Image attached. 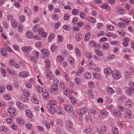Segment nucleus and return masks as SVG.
<instances>
[{
  "mask_svg": "<svg viewBox=\"0 0 134 134\" xmlns=\"http://www.w3.org/2000/svg\"><path fill=\"white\" fill-rule=\"evenodd\" d=\"M113 72V76L115 79L118 80L120 79V75H119L120 73L119 71L114 70Z\"/></svg>",
  "mask_w": 134,
  "mask_h": 134,
  "instance_id": "nucleus-1",
  "label": "nucleus"
},
{
  "mask_svg": "<svg viewBox=\"0 0 134 134\" xmlns=\"http://www.w3.org/2000/svg\"><path fill=\"white\" fill-rule=\"evenodd\" d=\"M46 76L47 78H48L51 80L53 79L54 78L53 74L50 72L49 70H48L46 71Z\"/></svg>",
  "mask_w": 134,
  "mask_h": 134,
  "instance_id": "nucleus-2",
  "label": "nucleus"
},
{
  "mask_svg": "<svg viewBox=\"0 0 134 134\" xmlns=\"http://www.w3.org/2000/svg\"><path fill=\"white\" fill-rule=\"evenodd\" d=\"M47 107L48 110L52 114L55 112V108L54 106L51 105H47Z\"/></svg>",
  "mask_w": 134,
  "mask_h": 134,
  "instance_id": "nucleus-3",
  "label": "nucleus"
},
{
  "mask_svg": "<svg viewBox=\"0 0 134 134\" xmlns=\"http://www.w3.org/2000/svg\"><path fill=\"white\" fill-rule=\"evenodd\" d=\"M29 75V73L26 71H23L19 73L18 74V76L20 77L25 78L27 76Z\"/></svg>",
  "mask_w": 134,
  "mask_h": 134,
  "instance_id": "nucleus-4",
  "label": "nucleus"
},
{
  "mask_svg": "<svg viewBox=\"0 0 134 134\" xmlns=\"http://www.w3.org/2000/svg\"><path fill=\"white\" fill-rule=\"evenodd\" d=\"M125 115L128 118L130 119L131 118L132 116V114L131 112L129 110H127L125 112Z\"/></svg>",
  "mask_w": 134,
  "mask_h": 134,
  "instance_id": "nucleus-5",
  "label": "nucleus"
},
{
  "mask_svg": "<svg viewBox=\"0 0 134 134\" xmlns=\"http://www.w3.org/2000/svg\"><path fill=\"white\" fill-rule=\"evenodd\" d=\"M65 110L70 113H71L73 111V108L70 106L69 105H66L64 107Z\"/></svg>",
  "mask_w": 134,
  "mask_h": 134,
  "instance_id": "nucleus-6",
  "label": "nucleus"
},
{
  "mask_svg": "<svg viewBox=\"0 0 134 134\" xmlns=\"http://www.w3.org/2000/svg\"><path fill=\"white\" fill-rule=\"evenodd\" d=\"M26 115L28 118H31L32 117L33 115L31 111L29 110H26L25 111Z\"/></svg>",
  "mask_w": 134,
  "mask_h": 134,
  "instance_id": "nucleus-7",
  "label": "nucleus"
},
{
  "mask_svg": "<svg viewBox=\"0 0 134 134\" xmlns=\"http://www.w3.org/2000/svg\"><path fill=\"white\" fill-rule=\"evenodd\" d=\"M31 49V48L28 46L24 47L22 48L21 50L25 52H28L30 51Z\"/></svg>",
  "mask_w": 134,
  "mask_h": 134,
  "instance_id": "nucleus-8",
  "label": "nucleus"
},
{
  "mask_svg": "<svg viewBox=\"0 0 134 134\" xmlns=\"http://www.w3.org/2000/svg\"><path fill=\"white\" fill-rule=\"evenodd\" d=\"M104 71L105 74L108 75H109L111 73H113L112 70L109 68H105L104 70Z\"/></svg>",
  "mask_w": 134,
  "mask_h": 134,
  "instance_id": "nucleus-9",
  "label": "nucleus"
},
{
  "mask_svg": "<svg viewBox=\"0 0 134 134\" xmlns=\"http://www.w3.org/2000/svg\"><path fill=\"white\" fill-rule=\"evenodd\" d=\"M41 52L44 55H48L50 53L49 51L46 49H43L41 51Z\"/></svg>",
  "mask_w": 134,
  "mask_h": 134,
  "instance_id": "nucleus-10",
  "label": "nucleus"
},
{
  "mask_svg": "<svg viewBox=\"0 0 134 134\" xmlns=\"http://www.w3.org/2000/svg\"><path fill=\"white\" fill-rule=\"evenodd\" d=\"M17 122L21 125H23L25 122V121L21 118H17L16 119Z\"/></svg>",
  "mask_w": 134,
  "mask_h": 134,
  "instance_id": "nucleus-11",
  "label": "nucleus"
},
{
  "mask_svg": "<svg viewBox=\"0 0 134 134\" xmlns=\"http://www.w3.org/2000/svg\"><path fill=\"white\" fill-rule=\"evenodd\" d=\"M26 36L29 38H30L33 37V34L30 31H28L26 33Z\"/></svg>",
  "mask_w": 134,
  "mask_h": 134,
  "instance_id": "nucleus-12",
  "label": "nucleus"
},
{
  "mask_svg": "<svg viewBox=\"0 0 134 134\" xmlns=\"http://www.w3.org/2000/svg\"><path fill=\"white\" fill-rule=\"evenodd\" d=\"M42 95L43 97L45 99H48L49 98V94L46 91H44L43 92Z\"/></svg>",
  "mask_w": 134,
  "mask_h": 134,
  "instance_id": "nucleus-13",
  "label": "nucleus"
},
{
  "mask_svg": "<svg viewBox=\"0 0 134 134\" xmlns=\"http://www.w3.org/2000/svg\"><path fill=\"white\" fill-rule=\"evenodd\" d=\"M24 12L25 13H27L28 16H30L31 15V11L30 9L28 8L25 7L24 9Z\"/></svg>",
  "mask_w": 134,
  "mask_h": 134,
  "instance_id": "nucleus-14",
  "label": "nucleus"
},
{
  "mask_svg": "<svg viewBox=\"0 0 134 134\" xmlns=\"http://www.w3.org/2000/svg\"><path fill=\"white\" fill-rule=\"evenodd\" d=\"M125 104L126 106L130 107L133 105V103L132 101L129 100L126 102Z\"/></svg>",
  "mask_w": 134,
  "mask_h": 134,
  "instance_id": "nucleus-15",
  "label": "nucleus"
},
{
  "mask_svg": "<svg viewBox=\"0 0 134 134\" xmlns=\"http://www.w3.org/2000/svg\"><path fill=\"white\" fill-rule=\"evenodd\" d=\"M31 100L33 103L36 104H38L39 102L38 99L35 97H32Z\"/></svg>",
  "mask_w": 134,
  "mask_h": 134,
  "instance_id": "nucleus-16",
  "label": "nucleus"
},
{
  "mask_svg": "<svg viewBox=\"0 0 134 134\" xmlns=\"http://www.w3.org/2000/svg\"><path fill=\"white\" fill-rule=\"evenodd\" d=\"M102 7L107 10L109 11L110 10V7L107 3H105L104 4L102 5Z\"/></svg>",
  "mask_w": 134,
  "mask_h": 134,
  "instance_id": "nucleus-17",
  "label": "nucleus"
},
{
  "mask_svg": "<svg viewBox=\"0 0 134 134\" xmlns=\"http://www.w3.org/2000/svg\"><path fill=\"white\" fill-rule=\"evenodd\" d=\"M113 134H118V129L116 127H113L112 129Z\"/></svg>",
  "mask_w": 134,
  "mask_h": 134,
  "instance_id": "nucleus-18",
  "label": "nucleus"
},
{
  "mask_svg": "<svg viewBox=\"0 0 134 134\" xmlns=\"http://www.w3.org/2000/svg\"><path fill=\"white\" fill-rule=\"evenodd\" d=\"M90 35V32L87 33L86 34L84 37L85 41L86 42L88 40Z\"/></svg>",
  "mask_w": 134,
  "mask_h": 134,
  "instance_id": "nucleus-19",
  "label": "nucleus"
},
{
  "mask_svg": "<svg viewBox=\"0 0 134 134\" xmlns=\"http://www.w3.org/2000/svg\"><path fill=\"white\" fill-rule=\"evenodd\" d=\"M86 112V109L85 108H83L81 109L80 112V114L81 115V116L85 114Z\"/></svg>",
  "mask_w": 134,
  "mask_h": 134,
  "instance_id": "nucleus-20",
  "label": "nucleus"
},
{
  "mask_svg": "<svg viewBox=\"0 0 134 134\" xmlns=\"http://www.w3.org/2000/svg\"><path fill=\"white\" fill-rule=\"evenodd\" d=\"M52 90L54 91H56L58 90V87L56 84H53L51 85Z\"/></svg>",
  "mask_w": 134,
  "mask_h": 134,
  "instance_id": "nucleus-21",
  "label": "nucleus"
},
{
  "mask_svg": "<svg viewBox=\"0 0 134 134\" xmlns=\"http://www.w3.org/2000/svg\"><path fill=\"white\" fill-rule=\"evenodd\" d=\"M2 54L3 56H5L7 54V51L5 48H3L1 50Z\"/></svg>",
  "mask_w": 134,
  "mask_h": 134,
  "instance_id": "nucleus-22",
  "label": "nucleus"
},
{
  "mask_svg": "<svg viewBox=\"0 0 134 134\" xmlns=\"http://www.w3.org/2000/svg\"><path fill=\"white\" fill-rule=\"evenodd\" d=\"M91 76V74L89 73H86L84 74V77L86 79L90 78Z\"/></svg>",
  "mask_w": 134,
  "mask_h": 134,
  "instance_id": "nucleus-23",
  "label": "nucleus"
},
{
  "mask_svg": "<svg viewBox=\"0 0 134 134\" xmlns=\"http://www.w3.org/2000/svg\"><path fill=\"white\" fill-rule=\"evenodd\" d=\"M103 48L104 49L107 50L109 48V44L107 43H104L103 44Z\"/></svg>",
  "mask_w": 134,
  "mask_h": 134,
  "instance_id": "nucleus-24",
  "label": "nucleus"
},
{
  "mask_svg": "<svg viewBox=\"0 0 134 134\" xmlns=\"http://www.w3.org/2000/svg\"><path fill=\"white\" fill-rule=\"evenodd\" d=\"M11 25L12 27L15 28L17 26V23L16 21L12 19L11 21Z\"/></svg>",
  "mask_w": 134,
  "mask_h": 134,
  "instance_id": "nucleus-25",
  "label": "nucleus"
},
{
  "mask_svg": "<svg viewBox=\"0 0 134 134\" xmlns=\"http://www.w3.org/2000/svg\"><path fill=\"white\" fill-rule=\"evenodd\" d=\"M95 52L99 56H102L103 55V53L101 51L97 49H95Z\"/></svg>",
  "mask_w": 134,
  "mask_h": 134,
  "instance_id": "nucleus-26",
  "label": "nucleus"
},
{
  "mask_svg": "<svg viewBox=\"0 0 134 134\" xmlns=\"http://www.w3.org/2000/svg\"><path fill=\"white\" fill-rule=\"evenodd\" d=\"M107 90L108 92L110 93L113 94L114 92V91H113V89L109 87H107Z\"/></svg>",
  "mask_w": 134,
  "mask_h": 134,
  "instance_id": "nucleus-27",
  "label": "nucleus"
},
{
  "mask_svg": "<svg viewBox=\"0 0 134 134\" xmlns=\"http://www.w3.org/2000/svg\"><path fill=\"white\" fill-rule=\"evenodd\" d=\"M79 12V10L78 9H73L72 11V13L73 15H76L78 14Z\"/></svg>",
  "mask_w": 134,
  "mask_h": 134,
  "instance_id": "nucleus-28",
  "label": "nucleus"
},
{
  "mask_svg": "<svg viewBox=\"0 0 134 134\" xmlns=\"http://www.w3.org/2000/svg\"><path fill=\"white\" fill-rule=\"evenodd\" d=\"M21 100L24 102H27L29 101L28 98L25 96H24L23 97H21Z\"/></svg>",
  "mask_w": 134,
  "mask_h": 134,
  "instance_id": "nucleus-29",
  "label": "nucleus"
},
{
  "mask_svg": "<svg viewBox=\"0 0 134 134\" xmlns=\"http://www.w3.org/2000/svg\"><path fill=\"white\" fill-rule=\"evenodd\" d=\"M45 62L46 63V67L47 69H48L50 67V63L49 60L48 59L45 60Z\"/></svg>",
  "mask_w": 134,
  "mask_h": 134,
  "instance_id": "nucleus-30",
  "label": "nucleus"
},
{
  "mask_svg": "<svg viewBox=\"0 0 134 134\" xmlns=\"http://www.w3.org/2000/svg\"><path fill=\"white\" fill-rule=\"evenodd\" d=\"M0 129L4 132H6L7 131L6 127L4 125L1 126L0 127Z\"/></svg>",
  "mask_w": 134,
  "mask_h": 134,
  "instance_id": "nucleus-31",
  "label": "nucleus"
},
{
  "mask_svg": "<svg viewBox=\"0 0 134 134\" xmlns=\"http://www.w3.org/2000/svg\"><path fill=\"white\" fill-rule=\"evenodd\" d=\"M43 123L44 124V125L47 129H48L50 128V126L49 123L47 121L44 120L43 121Z\"/></svg>",
  "mask_w": 134,
  "mask_h": 134,
  "instance_id": "nucleus-32",
  "label": "nucleus"
},
{
  "mask_svg": "<svg viewBox=\"0 0 134 134\" xmlns=\"http://www.w3.org/2000/svg\"><path fill=\"white\" fill-rule=\"evenodd\" d=\"M77 17H75L73 18L72 21V24L73 25H75L77 22Z\"/></svg>",
  "mask_w": 134,
  "mask_h": 134,
  "instance_id": "nucleus-33",
  "label": "nucleus"
},
{
  "mask_svg": "<svg viewBox=\"0 0 134 134\" xmlns=\"http://www.w3.org/2000/svg\"><path fill=\"white\" fill-rule=\"evenodd\" d=\"M106 27L107 29L110 30H113L114 28V26L113 25H107Z\"/></svg>",
  "mask_w": 134,
  "mask_h": 134,
  "instance_id": "nucleus-34",
  "label": "nucleus"
},
{
  "mask_svg": "<svg viewBox=\"0 0 134 134\" xmlns=\"http://www.w3.org/2000/svg\"><path fill=\"white\" fill-rule=\"evenodd\" d=\"M127 94L129 95H131V93L133 92L131 88H128L127 90Z\"/></svg>",
  "mask_w": 134,
  "mask_h": 134,
  "instance_id": "nucleus-35",
  "label": "nucleus"
},
{
  "mask_svg": "<svg viewBox=\"0 0 134 134\" xmlns=\"http://www.w3.org/2000/svg\"><path fill=\"white\" fill-rule=\"evenodd\" d=\"M58 40L59 42H62L63 40V37L61 35H59L58 36Z\"/></svg>",
  "mask_w": 134,
  "mask_h": 134,
  "instance_id": "nucleus-36",
  "label": "nucleus"
},
{
  "mask_svg": "<svg viewBox=\"0 0 134 134\" xmlns=\"http://www.w3.org/2000/svg\"><path fill=\"white\" fill-rule=\"evenodd\" d=\"M88 19V21L89 22L95 23L96 21L95 19L92 17H89Z\"/></svg>",
  "mask_w": 134,
  "mask_h": 134,
  "instance_id": "nucleus-37",
  "label": "nucleus"
},
{
  "mask_svg": "<svg viewBox=\"0 0 134 134\" xmlns=\"http://www.w3.org/2000/svg\"><path fill=\"white\" fill-rule=\"evenodd\" d=\"M81 38V35L79 34L76 35V39L77 41H79L80 40Z\"/></svg>",
  "mask_w": 134,
  "mask_h": 134,
  "instance_id": "nucleus-38",
  "label": "nucleus"
},
{
  "mask_svg": "<svg viewBox=\"0 0 134 134\" xmlns=\"http://www.w3.org/2000/svg\"><path fill=\"white\" fill-rule=\"evenodd\" d=\"M66 123V126L67 127L70 128L72 126V124L69 121H67Z\"/></svg>",
  "mask_w": 134,
  "mask_h": 134,
  "instance_id": "nucleus-39",
  "label": "nucleus"
},
{
  "mask_svg": "<svg viewBox=\"0 0 134 134\" xmlns=\"http://www.w3.org/2000/svg\"><path fill=\"white\" fill-rule=\"evenodd\" d=\"M86 55L87 58L89 59H90L92 56L91 53L90 52L86 53Z\"/></svg>",
  "mask_w": 134,
  "mask_h": 134,
  "instance_id": "nucleus-40",
  "label": "nucleus"
},
{
  "mask_svg": "<svg viewBox=\"0 0 134 134\" xmlns=\"http://www.w3.org/2000/svg\"><path fill=\"white\" fill-rule=\"evenodd\" d=\"M125 97L124 96H121L118 99V100L120 103H122L123 102V100L125 99Z\"/></svg>",
  "mask_w": 134,
  "mask_h": 134,
  "instance_id": "nucleus-41",
  "label": "nucleus"
},
{
  "mask_svg": "<svg viewBox=\"0 0 134 134\" xmlns=\"http://www.w3.org/2000/svg\"><path fill=\"white\" fill-rule=\"evenodd\" d=\"M117 109L119 111H123L125 110V108L124 107L122 106H119L118 107Z\"/></svg>",
  "mask_w": 134,
  "mask_h": 134,
  "instance_id": "nucleus-42",
  "label": "nucleus"
},
{
  "mask_svg": "<svg viewBox=\"0 0 134 134\" xmlns=\"http://www.w3.org/2000/svg\"><path fill=\"white\" fill-rule=\"evenodd\" d=\"M118 32L119 35L122 37H124L125 35V33L122 31H119Z\"/></svg>",
  "mask_w": 134,
  "mask_h": 134,
  "instance_id": "nucleus-43",
  "label": "nucleus"
},
{
  "mask_svg": "<svg viewBox=\"0 0 134 134\" xmlns=\"http://www.w3.org/2000/svg\"><path fill=\"white\" fill-rule=\"evenodd\" d=\"M58 58L59 59V61L60 62H62L64 60V58L61 55H59L58 56Z\"/></svg>",
  "mask_w": 134,
  "mask_h": 134,
  "instance_id": "nucleus-44",
  "label": "nucleus"
},
{
  "mask_svg": "<svg viewBox=\"0 0 134 134\" xmlns=\"http://www.w3.org/2000/svg\"><path fill=\"white\" fill-rule=\"evenodd\" d=\"M69 15L68 14H65L64 18L65 20H68L69 19Z\"/></svg>",
  "mask_w": 134,
  "mask_h": 134,
  "instance_id": "nucleus-45",
  "label": "nucleus"
},
{
  "mask_svg": "<svg viewBox=\"0 0 134 134\" xmlns=\"http://www.w3.org/2000/svg\"><path fill=\"white\" fill-rule=\"evenodd\" d=\"M54 35L53 34H51L48 37V40L49 41H51V40L54 38Z\"/></svg>",
  "mask_w": 134,
  "mask_h": 134,
  "instance_id": "nucleus-46",
  "label": "nucleus"
},
{
  "mask_svg": "<svg viewBox=\"0 0 134 134\" xmlns=\"http://www.w3.org/2000/svg\"><path fill=\"white\" fill-rule=\"evenodd\" d=\"M56 48V46L55 45H52L51 47V50L53 52H54Z\"/></svg>",
  "mask_w": 134,
  "mask_h": 134,
  "instance_id": "nucleus-47",
  "label": "nucleus"
},
{
  "mask_svg": "<svg viewBox=\"0 0 134 134\" xmlns=\"http://www.w3.org/2000/svg\"><path fill=\"white\" fill-rule=\"evenodd\" d=\"M14 109V108L13 107H9L8 108V113L11 115H12V110Z\"/></svg>",
  "mask_w": 134,
  "mask_h": 134,
  "instance_id": "nucleus-48",
  "label": "nucleus"
},
{
  "mask_svg": "<svg viewBox=\"0 0 134 134\" xmlns=\"http://www.w3.org/2000/svg\"><path fill=\"white\" fill-rule=\"evenodd\" d=\"M63 28L64 29L66 30H69L70 27L69 26L67 25H64L63 26Z\"/></svg>",
  "mask_w": 134,
  "mask_h": 134,
  "instance_id": "nucleus-49",
  "label": "nucleus"
},
{
  "mask_svg": "<svg viewBox=\"0 0 134 134\" xmlns=\"http://www.w3.org/2000/svg\"><path fill=\"white\" fill-rule=\"evenodd\" d=\"M4 98L6 99L9 100L10 99L11 97L9 95L4 94Z\"/></svg>",
  "mask_w": 134,
  "mask_h": 134,
  "instance_id": "nucleus-50",
  "label": "nucleus"
},
{
  "mask_svg": "<svg viewBox=\"0 0 134 134\" xmlns=\"http://www.w3.org/2000/svg\"><path fill=\"white\" fill-rule=\"evenodd\" d=\"M88 85L91 88L94 85V83L92 81H90L88 83Z\"/></svg>",
  "mask_w": 134,
  "mask_h": 134,
  "instance_id": "nucleus-51",
  "label": "nucleus"
},
{
  "mask_svg": "<svg viewBox=\"0 0 134 134\" xmlns=\"http://www.w3.org/2000/svg\"><path fill=\"white\" fill-rule=\"evenodd\" d=\"M4 87L3 86H1L0 87V93H3L4 91Z\"/></svg>",
  "mask_w": 134,
  "mask_h": 134,
  "instance_id": "nucleus-52",
  "label": "nucleus"
},
{
  "mask_svg": "<svg viewBox=\"0 0 134 134\" xmlns=\"http://www.w3.org/2000/svg\"><path fill=\"white\" fill-rule=\"evenodd\" d=\"M52 16H53V19L54 20L57 21L58 19V16L56 14H54Z\"/></svg>",
  "mask_w": 134,
  "mask_h": 134,
  "instance_id": "nucleus-53",
  "label": "nucleus"
},
{
  "mask_svg": "<svg viewBox=\"0 0 134 134\" xmlns=\"http://www.w3.org/2000/svg\"><path fill=\"white\" fill-rule=\"evenodd\" d=\"M13 66H14L15 68L17 69H19L20 68V66L18 64H16V63L14 62L13 63Z\"/></svg>",
  "mask_w": 134,
  "mask_h": 134,
  "instance_id": "nucleus-54",
  "label": "nucleus"
},
{
  "mask_svg": "<svg viewBox=\"0 0 134 134\" xmlns=\"http://www.w3.org/2000/svg\"><path fill=\"white\" fill-rule=\"evenodd\" d=\"M47 32H42L41 34V35L43 37H47Z\"/></svg>",
  "mask_w": 134,
  "mask_h": 134,
  "instance_id": "nucleus-55",
  "label": "nucleus"
},
{
  "mask_svg": "<svg viewBox=\"0 0 134 134\" xmlns=\"http://www.w3.org/2000/svg\"><path fill=\"white\" fill-rule=\"evenodd\" d=\"M101 130L103 131H105L106 130V126L102 125L101 127Z\"/></svg>",
  "mask_w": 134,
  "mask_h": 134,
  "instance_id": "nucleus-56",
  "label": "nucleus"
},
{
  "mask_svg": "<svg viewBox=\"0 0 134 134\" xmlns=\"http://www.w3.org/2000/svg\"><path fill=\"white\" fill-rule=\"evenodd\" d=\"M14 5L15 7L17 8H19L20 7V5L19 3L18 2H15L14 3Z\"/></svg>",
  "mask_w": 134,
  "mask_h": 134,
  "instance_id": "nucleus-57",
  "label": "nucleus"
},
{
  "mask_svg": "<svg viewBox=\"0 0 134 134\" xmlns=\"http://www.w3.org/2000/svg\"><path fill=\"white\" fill-rule=\"evenodd\" d=\"M60 25V23L59 22H57L55 24V26L56 28H58Z\"/></svg>",
  "mask_w": 134,
  "mask_h": 134,
  "instance_id": "nucleus-58",
  "label": "nucleus"
},
{
  "mask_svg": "<svg viewBox=\"0 0 134 134\" xmlns=\"http://www.w3.org/2000/svg\"><path fill=\"white\" fill-rule=\"evenodd\" d=\"M83 24L84 23L83 22L80 21L77 24V25L79 27H81L83 25Z\"/></svg>",
  "mask_w": 134,
  "mask_h": 134,
  "instance_id": "nucleus-59",
  "label": "nucleus"
},
{
  "mask_svg": "<svg viewBox=\"0 0 134 134\" xmlns=\"http://www.w3.org/2000/svg\"><path fill=\"white\" fill-rule=\"evenodd\" d=\"M118 11L119 13H121V14H123L124 13V11L122 9L119 8L118 9Z\"/></svg>",
  "mask_w": 134,
  "mask_h": 134,
  "instance_id": "nucleus-60",
  "label": "nucleus"
},
{
  "mask_svg": "<svg viewBox=\"0 0 134 134\" xmlns=\"http://www.w3.org/2000/svg\"><path fill=\"white\" fill-rule=\"evenodd\" d=\"M75 51L77 54L79 55H80V50L77 47L76 48Z\"/></svg>",
  "mask_w": 134,
  "mask_h": 134,
  "instance_id": "nucleus-61",
  "label": "nucleus"
},
{
  "mask_svg": "<svg viewBox=\"0 0 134 134\" xmlns=\"http://www.w3.org/2000/svg\"><path fill=\"white\" fill-rule=\"evenodd\" d=\"M90 45L92 47H95L96 43L93 41H90Z\"/></svg>",
  "mask_w": 134,
  "mask_h": 134,
  "instance_id": "nucleus-62",
  "label": "nucleus"
},
{
  "mask_svg": "<svg viewBox=\"0 0 134 134\" xmlns=\"http://www.w3.org/2000/svg\"><path fill=\"white\" fill-rule=\"evenodd\" d=\"M129 86L131 87H134V83L132 81H130L129 83Z\"/></svg>",
  "mask_w": 134,
  "mask_h": 134,
  "instance_id": "nucleus-63",
  "label": "nucleus"
},
{
  "mask_svg": "<svg viewBox=\"0 0 134 134\" xmlns=\"http://www.w3.org/2000/svg\"><path fill=\"white\" fill-rule=\"evenodd\" d=\"M3 25L4 28L6 29L8 28V24H7L6 22L4 21L3 23Z\"/></svg>",
  "mask_w": 134,
  "mask_h": 134,
  "instance_id": "nucleus-64",
  "label": "nucleus"
}]
</instances>
